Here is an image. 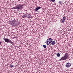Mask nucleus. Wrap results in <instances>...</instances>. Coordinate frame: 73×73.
Returning a JSON list of instances; mask_svg holds the SVG:
<instances>
[{
	"label": "nucleus",
	"mask_w": 73,
	"mask_h": 73,
	"mask_svg": "<svg viewBox=\"0 0 73 73\" xmlns=\"http://www.w3.org/2000/svg\"><path fill=\"white\" fill-rule=\"evenodd\" d=\"M22 17L23 18H25V17H26V14L25 15H23V16H22Z\"/></svg>",
	"instance_id": "nucleus-15"
},
{
	"label": "nucleus",
	"mask_w": 73,
	"mask_h": 73,
	"mask_svg": "<svg viewBox=\"0 0 73 73\" xmlns=\"http://www.w3.org/2000/svg\"><path fill=\"white\" fill-rule=\"evenodd\" d=\"M62 23H65V20H64V19H62Z\"/></svg>",
	"instance_id": "nucleus-14"
},
{
	"label": "nucleus",
	"mask_w": 73,
	"mask_h": 73,
	"mask_svg": "<svg viewBox=\"0 0 73 73\" xmlns=\"http://www.w3.org/2000/svg\"><path fill=\"white\" fill-rule=\"evenodd\" d=\"M40 8H41V7H39L36 8L35 9V12H37V11H38V10L39 9H40Z\"/></svg>",
	"instance_id": "nucleus-7"
},
{
	"label": "nucleus",
	"mask_w": 73,
	"mask_h": 73,
	"mask_svg": "<svg viewBox=\"0 0 73 73\" xmlns=\"http://www.w3.org/2000/svg\"><path fill=\"white\" fill-rule=\"evenodd\" d=\"M65 19H66V17H63V20H65Z\"/></svg>",
	"instance_id": "nucleus-18"
},
{
	"label": "nucleus",
	"mask_w": 73,
	"mask_h": 73,
	"mask_svg": "<svg viewBox=\"0 0 73 73\" xmlns=\"http://www.w3.org/2000/svg\"><path fill=\"white\" fill-rule=\"evenodd\" d=\"M15 37H13V38H15Z\"/></svg>",
	"instance_id": "nucleus-21"
},
{
	"label": "nucleus",
	"mask_w": 73,
	"mask_h": 73,
	"mask_svg": "<svg viewBox=\"0 0 73 73\" xmlns=\"http://www.w3.org/2000/svg\"><path fill=\"white\" fill-rule=\"evenodd\" d=\"M10 66L11 68H12V67H14V66H13V65H12V64H10Z\"/></svg>",
	"instance_id": "nucleus-12"
},
{
	"label": "nucleus",
	"mask_w": 73,
	"mask_h": 73,
	"mask_svg": "<svg viewBox=\"0 0 73 73\" xmlns=\"http://www.w3.org/2000/svg\"><path fill=\"white\" fill-rule=\"evenodd\" d=\"M59 3L60 4H62V2L61 1H59Z\"/></svg>",
	"instance_id": "nucleus-17"
},
{
	"label": "nucleus",
	"mask_w": 73,
	"mask_h": 73,
	"mask_svg": "<svg viewBox=\"0 0 73 73\" xmlns=\"http://www.w3.org/2000/svg\"><path fill=\"white\" fill-rule=\"evenodd\" d=\"M16 20H14L13 21H10V22L12 25H13V26H15L16 25L15 23H16Z\"/></svg>",
	"instance_id": "nucleus-3"
},
{
	"label": "nucleus",
	"mask_w": 73,
	"mask_h": 73,
	"mask_svg": "<svg viewBox=\"0 0 73 73\" xmlns=\"http://www.w3.org/2000/svg\"><path fill=\"white\" fill-rule=\"evenodd\" d=\"M70 66H71V64L69 62L67 63L66 64V68H69V67H70Z\"/></svg>",
	"instance_id": "nucleus-4"
},
{
	"label": "nucleus",
	"mask_w": 73,
	"mask_h": 73,
	"mask_svg": "<svg viewBox=\"0 0 73 73\" xmlns=\"http://www.w3.org/2000/svg\"><path fill=\"white\" fill-rule=\"evenodd\" d=\"M13 9H19V6H16L15 7L12 8Z\"/></svg>",
	"instance_id": "nucleus-8"
},
{
	"label": "nucleus",
	"mask_w": 73,
	"mask_h": 73,
	"mask_svg": "<svg viewBox=\"0 0 73 73\" xmlns=\"http://www.w3.org/2000/svg\"><path fill=\"white\" fill-rule=\"evenodd\" d=\"M25 15L26 17H28V18H29L30 16H31V15H30V14H26Z\"/></svg>",
	"instance_id": "nucleus-9"
},
{
	"label": "nucleus",
	"mask_w": 73,
	"mask_h": 73,
	"mask_svg": "<svg viewBox=\"0 0 73 73\" xmlns=\"http://www.w3.org/2000/svg\"><path fill=\"white\" fill-rule=\"evenodd\" d=\"M52 39L51 38H49L46 41V43L47 45H49L51 42H52Z\"/></svg>",
	"instance_id": "nucleus-1"
},
{
	"label": "nucleus",
	"mask_w": 73,
	"mask_h": 73,
	"mask_svg": "<svg viewBox=\"0 0 73 73\" xmlns=\"http://www.w3.org/2000/svg\"><path fill=\"white\" fill-rule=\"evenodd\" d=\"M25 11H27V10H25Z\"/></svg>",
	"instance_id": "nucleus-22"
},
{
	"label": "nucleus",
	"mask_w": 73,
	"mask_h": 73,
	"mask_svg": "<svg viewBox=\"0 0 73 73\" xmlns=\"http://www.w3.org/2000/svg\"><path fill=\"white\" fill-rule=\"evenodd\" d=\"M64 57L67 58V57H68V54H65V55H64Z\"/></svg>",
	"instance_id": "nucleus-11"
},
{
	"label": "nucleus",
	"mask_w": 73,
	"mask_h": 73,
	"mask_svg": "<svg viewBox=\"0 0 73 73\" xmlns=\"http://www.w3.org/2000/svg\"><path fill=\"white\" fill-rule=\"evenodd\" d=\"M20 42V40H19V42Z\"/></svg>",
	"instance_id": "nucleus-23"
},
{
	"label": "nucleus",
	"mask_w": 73,
	"mask_h": 73,
	"mask_svg": "<svg viewBox=\"0 0 73 73\" xmlns=\"http://www.w3.org/2000/svg\"><path fill=\"white\" fill-rule=\"evenodd\" d=\"M57 57H60V53H58L57 54Z\"/></svg>",
	"instance_id": "nucleus-13"
},
{
	"label": "nucleus",
	"mask_w": 73,
	"mask_h": 73,
	"mask_svg": "<svg viewBox=\"0 0 73 73\" xmlns=\"http://www.w3.org/2000/svg\"><path fill=\"white\" fill-rule=\"evenodd\" d=\"M3 40H5V42H10V43L11 44H13V42L10 39L7 38H3Z\"/></svg>",
	"instance_id": "nucleus-2"
},
{
	"label": "nucleus",
	"mask_w": 73,
	"mask_h": 73,
	"mask_svg": "<svg viewBox=\"0 0 73 73\" xmlns=\"http://www.w3.org/2000/svg\"><path fill=\"white\" fill-rule=\"evenodd\" d=\"M43 47L44 48H46V46L45 45H43Z\"/></svg>",
	"instance_id": "nucleus-16"
},
{
	"label": "nucleus",
	"mask_w": 73,
	"mask_h": 73,
	"mask_svg": "<svg viewBox=\"0 0 73 73\" xmlns=\"http://www.w3.org/2000/svg\"><path fill=\"white\" fill-rule=\"evenodd\" d=\"M66 59H67V58H66V57L64 56L62 57V58H61L59 60L62 61V60H66Z\"/></svg>",
	"instance_id": "nucleus-5"
},
{
	"label": "nucleus",
	"mask_w": 73,
	"mask_h": 73,
	"mask_svg": "<svg viewBox=\"0 0 73 73\" xmlns=\"http://www.w3.org/2000/svg\"><path fill=\"white\" fill-rule=\"evenodd\" d=\"M1 43H2V42L0 41V45H1Z\"/></svg>",
	"instance_id": "nucleus-20"
},
{
	"label": "nucleus",
	"mask_w": 73,
	"mask_h": 73,
	"mask_svg": "<svg viewBox=\"0 0 73 73\" xmlns=\"http://www.w3.org/2000/svg\"><path fill=\"white\" fill-rule=\"evenodd\" d=\"M50 0L51 1H52V2H54V1H55V0Z\"/></svg>",
	"instance_id": "nucleus-19"
},
{
	"label": "nucleus",
	"mask_w": 73,
	"mask_h": 73,
	"mask_svg": "<svg viewBox=\"0 0 73 73\" xmlns=\"http://www.w3.org/2000/svg\"><path fill=\"white\" fill-rule=\"evenodd\" d=\"M55 43L56 42L54 40L51 42V44L52 45H54L55 44Z\"/></svg>",
	"instance_id": "nucleus-10"
},
{
	"label": "nucleus",
	"mask_w": 73,
	"mask_h": 73,
	"mask_svg": "<svg viewBox=\"0 0 73 73\" xmlns=\"http://www.w3.org/2000/svg\"><path fill=\"white\" fill-rule=\"evenodd\" d=\"M23 5H19V9H20L21 11L22 8L24 7Z\"/></svg>",
	"instance_id": "nucleus-6"
}]
</instances>
